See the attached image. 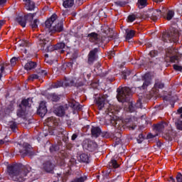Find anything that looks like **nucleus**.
<instances>
[{"mask_svg":"<svg viewBox=\"0 0 182 182\" xmlns=\"http://www.w3.org/2000/svg\"><path fill=\"white\" fill-rule=\"evenodd\" d=\"M117 100L118 102H126L129 99V96L132 95V90L128 87H119L117 90Z\"/></svg>","mask_w":182,"mask_h":182,"instance_id":"nucleus-5","label":"nucleus"},{"mask_svg":"<svg viewBox=\"0 0 182 182\" xmlns=\"http://www.w3.org/2000/svg\"><path fill=\"white\" fill-rule=\"evenodd\" d=\"M162 10H155L153 11V13H145L144 14V18H151V19H153V21H156L157 20V18H159V16H160L161 15V14H164L165 11H164V7L162 6L161 7Z\"/></svg>","mask_w":182,"mask_h":182,"instance_id":"nucleus-8","label":"nucleus"},{"mask_svg":"<svg viewBox=\"0 0 182 182\" xmlns=\"http://www.w3.org/2000/svg\"><path fill=\"white\" fill-rule=\"evenodd\" d=\"M151 85V75L150 74H145L144 75V82L142 85V88L146 89L148 86Z\"/></svg>","mask_w":182,"mask_h":182,"instance_id":"nucleus-11","label":"nucleus"},{"mask_svg":"<svg viewBox=\"0 0 182 182\" xmlns=\"http://www.w3.org/2000/svg\"><path fill=\"white\" fill-rule=\"evenodd\" d=\"M149 55L151 56V58H154V56H157V51L152 50L149 53Z\"/></svg>","mask_w":182,"mask_h":182,"instance_id":"nucleus-49","label":"nucleus"},{"mask_svg":"<svg viewBox=\"0 0 182 182\" xmlns=\"http://www.w3.org/2000/svg\"><path fill=\"white\" fill-rule=\"evenodd\" d=\"M152 137H156V135H151V136H149V139H152Z\"/></svg>","mask_w":182,"mask_h":182,"instance_id":"nucleus-62","label":"nucleus"},{"mask_svg":"<svg viewBox=\"0 0 182 182\" xmlns=\"http://www.w3.org/2000/svg\"><path fill=\"white\" fill-rule=\"evenodd\" d=\"M73 80H66V81L65 82H63L62 81H59L58 82H57L56 84H54L53 85V87L57 89L58 87H61V86H63V83L65 85H67V86H70L72 85H73Z\"/></svg>","mask_w":182,"mask_h":182,"instance_id":"nucleus-15","label":"nucleus"},{"mask_svg":"<svg viewBox=\"0 0 182 182\" xmlns=\"http://www.w3.org/2000/svg\"><path fill=\"white\" fill-rule=\"evenodd\" d=\"M82 147L85 150H88L89 151H93L96 149V147H97V144L92 141L87 139L83 141Z\"/></svg>","mask_w":182,"mask_h":182,"instance_id":"nucleus-9","label":"nucleus"},{"mask_svg":"<svg viewBox=\"0 0 182 182\" xmlns=\"http://www.w3.org/2000/svg\"><path fill=\"white\" fill-rule=\"evenodd\" d=\"M20 46H29V43L26 41H23V42L20 44Z\"/></svg>","mask_w":182,"mask_h":182,"instance_id":"nucleus-50","label":"nucleus"},{"mask_svg":"<svg viewBox=\"0 0 182 182\" xmlns=\"http://www.w3.org/2000/svg\"><path fill=\"white\" fill-rule=\"evenodd\" d=\"M7 171L9 177L14 180V181L23 182L26 180L28 174L31 171V167L24 166L21 170L18 165H11L7 167Z\"/></svg>","mask_w":182,"mask_h":182,"instance_id":"nucleus-1","label":"nucleus"},{"mask_svg":"<svg viewBox=\"0 0 182 182\" xmlns=\"http://www.w3.org/2000/svg\"><path fill=\"white\" fill-rule=\"evenodd\" d=\"M138 6L140 9L147 6V0H138Z\"/></svg>","mask_w":182,"mask_h":182,"instance_id":"nucleus-29","label":"nucleus"},{"mask_svg":"<svg viewBox=\"0 0 182 182\" xmlns=\"http://www.w3.org/2000/svg\"><path fill=\"white\" fill-rule=\"evenodd\" d=\"M136 15L132 14L128 16V22H134L136 21Z\"/></svg>","mask_w":182,"mask_h":182,"instance_id":"nucleus-42","label":"nucleus"},{"mask_svg":"<svg viewBox=\"0 0 182 182\" xmlns=\"http://www.w3.org/2000/svg\"><path fill=\"white\" fill-rule=\"evenodd\" d=\"M35 68H36V63L32 61H28L24 65V69H26V70H32V69H35Z\"/></svg>","mask_w":182,"mask_h":182,"instance_id":"nucleus-22","label":"nucleus"},{"mask_svg":"<svg viewBox=\"0 0 182 182\" xmlns=\"http://www.w3.org/2000/svg\"><path fill=\"white\" fill-rule=\"evenodd\" d=\"M114 55V51L111 52V56H113Z\"/></svg>","mask_w":182,"mask_h":182,"instance_id":"nucleus-64","label":"nucleus"},{"mask_svg":"<svg viewBox=\"0 0 182 182\" xmlns=\"http://www.w3.org/2000/svg\"><path fill=\"white\" fill-rule=\"evenodd\" d=\"M46 122L48 127H53V126H58V119H55V117H48L46 120Z\"/></svg>","mask_w":182,"mask_h":182,"instance_id":"nucleus-16","label":"nucleus"},{"mask_svg":"<svg viewBox=\"0 0 182 182\" xmlns=\"http://www.w3.org/2000/svg\"><path fill=\"white\" fill-rule=\"evenodd\" d=\"M48 99H49L50 100H52L53 102H58V100H59L60 98L56 94H50L48 97Z\"/></svg>","mask_w":182,"mask_h":182,"instance_id":"nucleus-28","label":"nucleus"},{"mask_svg":"<svg viewBox=\"0 0 182 182\" xmlns=\"http://www.w3.org/2000/svg\"><path fill=\"white\" fill-rule=\"evenodd\" d=\"M97 52H99L97 48H95L90 52L88 55V63H90V65L93 63L96 60V53H97Z\"/></svg>","mask_w":182,"mask_h":182,"instance_id":"nucleus-12","label":"nucleus"},{"mask_svg":"<svg viewBox=\"0 0 182 182\" xmlns=\"http://www.w3.org/2000/svg\"><path fill=\"white\" fill-rule=\"evenodd\" d=\"M169 181L170 182H175L176 181L173 178V176H171Z\"/></svg>","mask_w":182,"mask_h":182,"instance_id":"nucleus-57","label":"nucleus"},{"mask_svg":"<svg viewBox=\"0 0 182 182\" xmlns=\"http://www.w3.org/2000/svg\"><path fill=\"white\" fill-rule=\"evenodd\" d=\"M56 19H58V16L53 14L50 18L46 20L45 23L46 28L48 29L50 32H62L63 31V21H60L58 24H55Z\"/></svg>","mask_w":182,"mask_h":182,"instance_id":"nucleus-2","label":"nucleus"},{"mask_svg":"<svg viewBox=\"0 0 182 182\" xmlns=\"http://www.w3.org/2000/svg\"><path fill=\"white\" fill-rule=\"evenodd\" d=\"M109 166L112 167L113 168H117L119 167V165L117 164V161L114 159H112L109 162Z\"/></svg>","mask_w":182,"mask_h":182,"instance_id":"nucleus-32","label":"nucleus"},{"mask_svg":"<svg viewBox=\"0 0 182 182\" xmlns=\"http://www.w3.org/2000/svg\"><path fill=\"white\" fill-rule=\"evenodd\" d=\"M168 124L166 122L158 124L155 126L154 130L158 132V133H161L164 129H166Z\"/></svg>","mask_w":182,"mask_h":182,"instance_id":"nucleus-17","label":"nucleus"},{"mask_svg":"<svg viewBox=\"0 0 182 182\" xmlns=\"http://www.w3.org/2000/svg\"><path fill=\"white\" fill-rule=\"evenodd\" d=\"M80 160L82 161V163H87V161H89V156L86 154H82L80 156Z\"/></svg>","mask_w":182,"mask_h":182,"instance_id":"nucleus-30","label":"nucleus"},{"mask_svg":"<svg viewBox=\"0 0 182 182\" xmlns=\"http://www.w3.org/2000/svg\"><path fill=\"white\" fill-rule=\"evenodd\" d=\"M31 106H32V99L28 98L26 100H23L17 111V116L18 117L25 116L26 114V107H31Z\"/></svg>","mask_w":182,"mask_h":182,"instance_id":"nucleus-6","label":"nucleus"},{"mask_svg":"<svg viewBox=\"0 0 182 182\" xmlns=\"http://www.w3.org/2000/svg\"><path fill=\"white\" fill-rule=\"evenodd\" d=\"M56 150H59V146L58 145L52 146L50 147V151L53 153V151H56Z\"/></svg>","mask_w":182,"mask_h":182,"instance_id":"nucleus-45","label":"nucleus"},{"mask_svg":"<svg viewBox=\"0 0 182 182\" xmlns=\"http://www.w3.org/2000/svg\"><path fill=\"white\" fill-rule=\"evenodd\" d=\"M111 123L112 124V126H114L115 127H117V126H119L120 124V121L119 120H116L114 119V118H113V119H112Z\"/></svg>","mask_w":182,"mask_h":182,"instance_id":"nucleus-41","label":"nucleus"},{"mask_svg":"<svg viewBox=\"0 0 182 182\" xmlns=\"http://www.w3.org/2000/svg\"><path fill=\"white\" fill-rule=\"evenodd\" d=\"M176 181L177 182H182V175L181 173H178L176 176Z\"/></svg>","mask_w":182,"mask_h":182,"instance_id":"nucleus-47","label":"nucleus"},{"mask_svg":"<svg viewBox=\"0 0 182 182\" xmlns=\"http://www.w3.org/2000/svg\"><path fill=\"white\" fill-rule=\"evenodd\" d=\"M155 2H163V0H154Z\"/></svg>","mask_w":182,"mask_h":182,"instance_id":"nucleus-61","label":"nucleus"},{"mask_svg":"<svg viewBox=\"0 0 182 182\" xmlns=\"http://www.w3.org/2000/svg\"><path fill=\"white\" fill-rule=\"evenodd\" d=\"M64 48H65L64 43H57L55 46V50H58V49H64Z\"/></svg>","mask_w":182,"mask_h":182,"instance_id":"nucleus-40","label":"nucleus"},{"mask_svg":"<svg viewBox=\"0 0 182 182\" xmlns=\"http://www.w3.org/2000/svg\"><path fill=\"white\" fill-rule=\"evenodd\" d=\"M130 71L128 70H124L123 73H122V77L123 79H127V77L128 76H130Z\"/></svg>","mask_w":182,"mask_h":182,"instance_id":"nucleus-39","label":"nucleus"},{"mask_svg":"<svg viewBox=\"0 0 182 182\" xmlns=\"http://www.w3.org/2000/svg\"><path fill=\"white\" fill-rule=\"evenodd\" d=\"M6 4V0H0V5H4Z\"/></svg>","mask_w":182,"mask_h":182,"instance_id":"nucleus-55","label":"nucleus"},{"mask_svg":"<svg viewBox=\"0 0 182 182\" xmlns=\"http://www.w3.org/2000/svg\"><path fill=\"white\" fill-rule=\"evenodd\" d=\"M176 127L177 130H181V132H182V121L178 119L176 122Z\"/></svg>","mask_w":182,"mask_h":182,"instance_id":"nucleus-37","label":"nucleus"},{"mask_svg":"<svg viewBox=\"0 0 182 182\" xmlns=\"http://www.w3.org/2000/svg\"><path fill=\"white\" fill-rule=\"evenodd\" d=\"M129 127L132 129V130H134V129H136V125L130 126Z\"/></svg>","mask_w":182,"mask_h":182,"instance_id":"nucleus-59","label":"nucleus"},{"mask_svg":"<svg viewBox=\"0 0 182 182\" xmlns=\"http://www.w3.org/2000/svg\"><path fill=\"white\" fill-rule=\"evenodd\" d=\"M39 39V45H41V49L42 50H45V52H53V50H56V46H53L50 44V39H49L48 36H45L43 37L41 35Z\"/></svg>","mask_w":182,"mask_h":182,"instance_id":"nucleus-4","label":"nucleus"},{"mask_svg":"<svg viewBox=\"0 0 182 182\" xmlns=\"http://www.w3.org/2000/svg\"><path fill=\"white\" fill-rule=\"evenodd\" d=\"M2 144H5V140L4 139H0V146Z\"/></svg>","mask_w":182,"mask_h":182,"instance_id":"nucleus-56","label":"nucleus"},{"mask_svg":"<svg viewBox=\"0 0 182 182\" xmlns=\"http://www.w3.org/2000/svg\"><path fill=\"white\" fill-rule=\"evenodd\" d=\"M155 86L156 87H159V89H163L164 87V84L161 82H156Z\"/></svg>","mask_w":182,"mask_h":182,"instance_id":"nucleus-48","label":"nucleus"},{"mask_svg":"<svg viewBox=\"0 0 182 182\" xmlns=\"http://www.w3.org/2000/svg\"><path fill=\"white\" fill-rule=\"evenodd\" d=\"M24 154H29L30 156L32 155V149H31V146H28L27 147L24 148Z\"/></svg>","mask_w":182,"mask_h":182,"instance_id":"nucleus-35","label":"nucleus"},{"mask_svg":"<svg viewBox=\"0 0 182 182\" xmlns=\"http://www.w3.org/2000/svg\"><path fill=\"white\" fill-rule=\"evenodd\" d=\"M11 66H15L18 62V58L14 57L10 60Z\"/></svg>","mask_w":182,"mask_h":182,"instance_id":"nucleus-44","label":"nucleus"},{"mask_svg":"<svg viewBox=\"0 0 182 182\" xmlns=\"http://www.w3.org/2000/svg\"><path fill=\"white\" fill-rule=\"evenodd\" d=\"M105 97H99L96 100V103L97 105V107L99 110H102L103 107H105Z\"/></svg>","mask_w":182,"mask_h":182,"instance_id":"nucleus-18","label":"nucleus"},{"mask_svg":"<svg viewBox=\"0 0 182 182\" xmlns=\"http://www.w3.org/2000/svg\"><path fill=\"white\" fill-rule=\"evenodd\" d=\"M87 77L89 79L90 77V74H87Z\"/></svg>","mask_w":182,"mask_h":182,"instance_id":"nucleus-63","label":"nucleus"},{"mask_svg":"<svg viewBox=\"0 0 182 182\" xmlns=\"http://www.w3.org/2000/svg\"><path fill=\"white\" fill-rule=\"evenodd\" d=\"M14 110V107L12 105H10L9 107L6 108L4 110L6 114H9L11 112Z\"/></svg>","mask_w":182,"mask_h":182,"instance_id":"nucleus-43","label":"nucleus"},{"mask_svg":"<svg viewBox=\"0 0 182 182\" xmlns=\"http://www.w3.org/2000/svg\"><path fill=\"white\" fill-rule=\"evenodd\" d=\"M46 113H48V108L46 107V102L41 101L40 102V105L38 109V114L41 117H43V116H45Z\"/></svg>","mask_w":182,"mask_h":182,"instance_id":"nucleus-10","label":"nucleus"},{"mask_svg":"<svg viewBox=\"0 0 182 182\" xmlns=\"http://www.w3.org/2000/svg\"><path fill=\"white\" fill-rule=\"evenodd\" d=\"M126 33H127V36H126L127 39H132V38L134 37L136 31H134V30L127 29Z\"/></svg>","mask_w":182,"mask_h":182,"instance_id":"nucleus-26","label":"nucleus"},{"mask_svg":"<svg viewBox=\"0 0 182 182\" xmlns=\"http://www.w3.org/2000/svg\"><path fill=\"white\" fill-rule=\"evenodd\" d=\"M77 138V135L76 134H73L71 137L72 140H76Z\"/></svg>","mask_w":182,"mask_h":182,"instance_id":"nucleus-54","label":"nucleus"},{"mask_svg":"<svg viewBox=\"0 0 182 182\" xmlns=\"http://www.w3.org/2000/svg\"><path fill=\"white\" fill-rule=\"evenodd\" d=\"M129 112L132 113L133 112H134V104H131L129 107Z\"/></svg>","mask_w":182,"mask_h":182,"instance_id":"nucleus-51","label":"nucleus"},{"mask_svg":"<svg viewBox=\"0 0 182 182\" xmlns=\"http://www.w3.org/2000/svg\"><path fill=\"white\" fill-rule=\"evenodd\" d=\"M87 180V176L83 175L79 178H74L71 182H85Z\"/></svg>","mask_w":182,"mask_h":182,"instance_id":"nucleus-27","label":"nucleus"},{"mask_svg":"<svg viewBox=\"0 0 182 182\" xmlns=\"http://www.w3.org/2000/svg\"><path fill=\"white\" fill-rule=\"evenodd\" d=\"M16 21L23 28L26 26V16H18Z\"/></svg>","mask_w":182,"mask_h":182,"instance_id":"nucleus-21","label":"nucleus"},{"mask_svg":"<svg viewBox=\"0 0 182 182\" xmlns=\"http://www.w3.org/2000/svg\"><path fill=\"white\" fill-rule=\"evenodd\" d=\"M5 25V20H0V29Z\"/></svg>","mask_w":182,"mask_h":182,"instance_id":"nucleus-53","label":"nucleus"},{"mask_svg":"<svg viewBox=\"0 0 182 182\" xmlns=\"http://www.w3.org/2000/svg\"><path fill=\"white\" fill-rule=\"evenodd\" d=\"M43 168L47 173H50L53 170V165L50 162H47L43 164Z\"/></svg>","mask_w":182,"mask_h":182,"instance_id":"nucleus-24","label":"nucleus"},{"mask_svg":"<svg viewBox=\"0 0 182 182\" xmlns=\"http://www.w3.org/2000/svg\"><path fill=\"white\" fill-rule=\"evenodd\" d=\"M162 40L164 42H177L178 40V31L177 30H173L170 33H164Z\"/></svg>","mask_w":182,"mask_h":182,"instance_id":"nucleus-7","label":"nucleus"},{"mask_svg":"<svg viewBox=\"0 0 182 182\" xmlns=\"http://www.w3.org/2000/svg\"><path fill=\"white\" fill-rule=\"evenodd\" d=\"M173 16H174V12L173 11H168L167 13L166 19L168 21H171Z\"/></svg>","mask_w":182,"mask_h":182,"instance_id":"nucleus-36","label":"nucleus"},{"mask_svg":"<svg viewBox=\"0 0 182 182\" xmlns=\"http://www.w3.org/2000/svg\"><path fill=\"white\" fill-rule=\"evenodd\" d=\"M54 113L56 116L62 117L65 115V108L63 106H55L54 107Z\"/></svg>","mask_w":182,"mask_h":182,"instance_id":"nucleus-14","label":"nucleus"},{"mask_svg":"<svg viewBox=\"0 0 182 182\" xmlns=\"http://www.w3.org/2000/svg\"><path fill=\"white\" fill-rule=\"evenodd\" d=\"M39 75L38 74H32L31 75H30L28 78V80H30L31 82H33V80H36V79H39Z\"/></svg>","mask_w":182,"mask_h":182,"instance_id":"nucleus-34","label":"nucleus"},{"mask_svg":"<svg viewBox=\"0 0 182 182\" xmlns=\"http://www.w3.org/2000/svg\"><path fill=\"white\" fill-rule=\"evenodd\" d=\"M38 75L39 77H43V76H46V75H48V72L46 70H41L38 72Z\"/></svg>","mask_w":182,"mask_h":182,"instance_id":"nucleus-38","label":"nucleus"},{"mask_svg":"<svg viewBox=\"0 0 182 182\" xmlns=\"http://www.w3.org/2000/svg\"><path fill=\"white\" fill-rule=\"evenodd\" d=\"M38 25H39V20H38V19H35L31 23V26L32 29H36V28H38Z\"/></svg>","mask_w":182,"mask_h":182,"instance_id":"nucleus-33","label":"nucleus"},{"mask_svg":"<svg viewBox=\"0 0 182 182\" xmlns=\"http://www.w3.org/2000/svg\"><path fill=\"white\" fill-rule=\"evenodd\" d=\"M178 113H182V107L178 109Z\"/></svg>","mask_w":182,"mask_h":182,"instance_id":"nucleus-60","label":"nucleus"},{"mask_svg":"<svg viewBox=\"0 0 182 182\" xmlns=\"http://www.w3.org/2000/svg\"><path fill=\"white\" fill-rule=\"evenodd\" d=\"M167 56L170 58L171 62L172 63H176L173 65V69L175 70H178V72H181L182 67L181 65H178L177 63L180 62V58H181V54L178 53V51L173 48H171L168 50Z\"/></svg>","mask_w":182,"mask_h":182,"instance_id":"nucleus-3","label":"nucleus"},{"mask_svg":"<svg viewBox=\"0 0 182 182\" xmlns=\"http://www.w3.org/2000/svg\"><path fill=\"white\" fill-rule=\"evenodd\" d=\"M26 8L28 11L35 9V3L31 0H24Z\"/></svg>","mask_w":182,"mask_h":182,"instance_id":"nucleus-19","label":"nucleus"},{"mask_svg":"<svg viewBox=\"0 0 182 182\" xmlns=\"http://www.w3.org/2000/svg\"><path fill=\"white\" fill-rule=\"evenodd\" d=\"M91 133L93 137H99L102 133V130L99 127H93L91 129Z\"/></svg>","mask_w":182,"mask_h":182,"instance_id":"nucleus-20","label":"nucleus"},{"mask_svg":"<svg viewBox=\"0 0 182 182\" xmlns=\"http://www.w3.org/2000/svg\"><path fill=\"white\" fill-rule=\"evenodd\" d=\"M87 38L90 42H92V43H97L100 39V37L96 33H91L88 34Z\"/></svg>","mask_w":182,"mask_h":182,"instance_id":"nucleus-13","label":"nucleus"},{"mask_svg":"<svg viewBox=\"0 0 182 182\" xmlns=\"http://www.w3.org/2000/svg\"><path fill=\"white\" fill-rule=\"evenodd\" d=\"M138 137H139V139H137L138 143H141V141H143V139H144L143 134H140Z\"/></svg>","mask_w":182,"mask_h":182,"instance_id":"nucleus-52","label":"nucleus"},{"mask_svg":"<svg viewBox=\"0 0 182 182\" xmlns=\"http://www.w3.org/2000/svg\"><path fill=\"white\" fill-rule=\"evenodd\" d=\"M35 15H36V14H28V16H30V18H33V16H35Z\"/></svg>","mask_w":182,"mask_h":182,"instance_id":"nucleus-58","label":"nucleus"},{"mask_svg":"<svg viewBox=\"0 0 182 182\" xmlns=\"http://www.w3.org/2000/svg\"><path fill=\"white\" fill-rule=\"evenodd\" d=\"M6 66H8L6 63L3 65H0V80L2 79V76H4V75H6V71H5V68H6Z\"/></svg>","mask_w":182,"mask_h":182,"instance_id":"nucleus-25","label":"nucleus"},{"mask_svg":"<svg viewBox=\"0 0 182 182\" xmlns=\"http://www.w3.org/2000/svg\"><path fill=\"white\" fill-rule=\"evenodd\" d=\"M75 5V0H63V6L64 8H72Z\"/></svg>","mask_w":182,"mask_h":182,"instance_id":"nucleus-23","label":"nucleus"},{"mask_svg":"<svg viewBox=\"0 0 182 182\" xmlns=\"http://www.w3.org/2000/svg\"><path fill=\"white\" fill-rule=\"evenodd\" d=\"M70 107L73 109H75V110H79L80 109V107L79 106V102H76L75 101H73L70 103Z\"/></svg>","mask_w":182,"mask_h":182,"instance_id":"nucleus-31","label":"nucleus"},{"mask_svg":"<svg viewBox=\"0 0 182 182\" xmlns=\"http://www.w3.org/2000/svg\"><path fill=\"white\" fill-rule=\"evenodd\" d=\"M16 122H10V127L11 129V130H13L14 132H15L16 129Z\"/></svg>","mask_w":182,"mask_h":182,"instance_id":"nucleus-46","label":"nucleus"}]
</instances>
